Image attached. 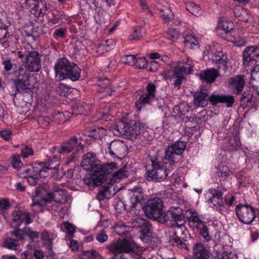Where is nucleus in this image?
I'll use <instances>...</instances> for the list:
<instances>
[{
	"label": "nucleus",
	"mask_w": 259,
	"mask_h": 259,
	"mask_svg": "<svg viewBox=\"0 0 259 259\" xmlns=\"http://www.w3.org/2000/svg\"><path fill=\"white\" fill-rule=\"evenodd\" d=\"M185 148L184 142L178 141L166 148L164 157L155 156L151 158V168L147 169L146 172L148 180L154 182L164 181L170 172L169 169L166 167L167 163L173 166L181 161Z\"/></svg>",
	"instance_id": "obj_1"
},
{
	"label": "nucleus",
	"mask_w": 259,
	"mask_h": 259,
	"mask_svg": "<svg viewBox=\"0 0 259 259\" xmlns=\"http://www.w3.org/2000/svg\"><path fill=\"white\" fill-rule=\"evenodd\" d=\"M54 69L56 77L59 80L68 78L72 81H76L80 77V70L77 65L69 62L66 58L59 59L54 66Z\"/></svg>",
	"instance_id": "obj_2"
},
{
	"label": "nucleus",
	"mask_w": 259,
	"mask_h": 259,
	"mask_svg": "<svg viewBox=\"0 0 259 259\" xmlns=\"http://www.w3.org/2000/svg\"><path fill=\"white\" fill-rule=\"evenodd\" d=\"M193 67V65L188 63H180L176 66L171 67L170 69L165 72V78H174V87L179 90L185 76L192 71Z\"/></svg>",
	"instance_id": "obj_3"
},
{
	"label": "nucleus",
	"mask_w": 259,
	"mask_h": 259,
	"mask_svg": "<svg viewBox=\"0 0 259 259\" xmlns=\"http://www.w3.org/2000/svg\"><path fill=\"white\" fill-rule=\"evenodd\" d=\"M14 78L12 79L18 93L29 95L32 94L29 81L30 74L22 67H15L13 72Z\"/></svg>",
	"instance_id": "obj_4"
},
{
	"label": "nucleus",
	"mask_w": 259,
	"mask_h": 259,
	"mask_svg": "<svg viewBox=\"0 0 259 259\" xmlns=\"http://www.w3.org/2000/svg\"><path fill=\"white\" fill-rule=\"evenodd\" d=\"M120 134L125 136L128 139L135 140L141 137L143 129L142 128L139 122L135 120H130L128 122H122L114 128Z\"/></svg>",
	"instance_id": "obj_5"
},
{
	"label": "nucleus",
	"mask_w": 259,
	"mask_h": 259,
	"mask_svg": "<svg viewBox=\"0 0 259 259\" xmlns=\"http://www.w3.org/2000/svg\"><path fill=\"white\" fill-rule=\"evenodd\" d=\"M133 194L131 197V201L129 204H125L121 201H118L115 206V209L119 212L122 210H128L133 213L136 214L135 211L138 203H140L144 198L143 190L141 187H135L133 188Z\"/></svg>",
	"instance_id": "obj_6"
},
{
	"label": "nucleus",
	"mask_w": 259,
	"mask_h": 259,
	"mask_svg": "<svg viewBox=\"0 0 259 259\" xmlns=\"http://www.w3.org/2000/svg\"><path fill=\"white\" fill-rule=\"evenodd\" d=\"M118 168V164L114 162L101 164L99 162L90 171L92 175L103 183L107 179L111 180V173Z\"/></svg>",
	"instance_id": "obj_7"
},
{
	"label": "nucleus",
	"mask_w": 259,
	"mask_h": 259,
	"mask_svg": "<svg viewBox=\"0 0 259 259\" xmlns=\"http://www.w3.org/2000/svg\"><path fill=\"white\" fill-rule=\"evenodd\" d=\"M107 247L110 252L115 255H117L123 252H134L136 249V244L133 239L130 238L113 241Z\"/></svg>",
	"instance_id": "obj_8"
},
{
	"label": "nucleus",
	"mask_w": 259,
	"mask_h": 259,
	"mask_svg": "<svg viewBox=\"0 0 259 259\" xmlns=\"http://www.w3.org/2000/svg\"><path fill=\"white\" fill-rule=\"evenodd\" d=\"M163 203L162 199L155 197L149 199L143 206L146 215L150 219L156 220L163 212Z\"/></svg>",
	"instance_id": "obj_9"
},
{
	"label": "nucleus",
	"mask_w": 259,
	"mask_h": 259,
	"mask_svg": "<svg viewBox=\"0 0 259 259\" xmlns=\"http://www.w3.org/2000/svg\"><path fill=\"white\" fill-rule=\"evenodd\" d=\"M235 213L239 221L243 224H251L256 218L255 209L249 205L239 204L236 206Z\"/></svg>",
	"instance_id": "obj_10"
},
{
	"label": "nucleus",
	"mask_w": 259,
	"mask_h": 259,
	"mask_svg": "<svg viewBox=\"0 0 259 259\" xmlns=\"http://www.w3.org/2000/svg\"><path fill=\"white\" fill-rule=\"evenodd\" d=\"M82 140V138L81 136L71 137L61 144L58 152L62 154H67L74 149L77 153L82 152L84 146L81 143Z\"/></svg>",
	"instance_id": "obj_11"
},
{
	"label": "nucleus",
	"mask_w": 259,
	"mask_h": 259,
	"mask_svg": "<svg viewBox=\"0 0 259 259\" xmlns=\"http://www.w3.org/2000/svg\"><path fill=\"white\" fill-rule=\"evenodd\" d=\"M41 55L37 51L28 52L25 55V63L27 69L31 72H38L41 67Z\"/></svg>",
	"instance_id": "obj_12"
},
{
	"label": "nucleus",
	"mask_w": 259,
	"mask_h": 259,
	"mask_svg": "<svg viewBox=\"0 0 259 259\" xmlns=\"http://www.w3.org/2000/svg\"><path fill=\"white\" fill-rule=\"evenodd\" d=\"M25 7L35 16H43L48 10L47 6L41 1L25 0Z\"/></svg>",
	"instance_id": "obj_13"
},
{
	"label": "nucleus",
	"mask_w": 259,
	"mask_h": 259,
	"mask_svg": "<svg viewBox=\"0 0 259 259\" xmlns=\"http://www.w3.org/2000/svg\"><path fill=\"white\" fill-rule=\"evenodd\" d=\"M109 152L114 158L122 159L126 154V148L125 144L120 140H115L109 145Z\"/></svg>",
	"instance_id": "obj_14"
},
{
	"label": "nucleus",
	"mask_w": 259,
	"mask_h": 259,
	"mask_svg": "<svg viewBox=\"0 0 259 259\" xmlns=\"http://www.w3.org/2000/svg\"><path fill=\"white\" fill-rule=\"evenodd\" d=\"M243 64L245 66H249L259 57V48L257 46H251L247 47L243 52Z\"/></svg>",
	"instance_id": "obj_15"
},
{
	"label": "nucleus",
	"mask_w": 259,
	"mask_h": 259,
	"mask_svg": "<svg viewBox=\"0 0 259 259\" xmlns=\"http://www.w3.org/2000/svg\"><path fill=\"white\" fill-rule=\"evenodd\" d=\"M229 87L237 95L240 94L245 85L243 75H236L228 79Z\"/></svg>",
	"instance_id": "obj_16"
},
{
	"label": "nucleus",
	"mask_w": 259,
	"mask_h": 259,
	"mask_svg": "<svg viewBox=\"0 0 259 259\" xmlns=\"http://www.w3.org/2000/svg\"><path fill=\"white\" fill-rule=\"evenodd\" d=\"M209 93L207 89H200L194 94V104L197 107H204L208 103Z\"/></svg>",
	"instance_id": "obj_17"
},
{
	"label": "nucleus",
	"mask_w": 259,
	"mask_h": 259,
	"mask_svg": "<svg viewBox=\"0 0 259 259\" xmlns=\"http://www.w3.org/2000/svg\"><path fill=\"white\" fill-rule=\"evenodd\" d=\"M99 162L95 153L88 152L83 156L81 165L84 169L90 171Z\"/></svg>",
	"instance_id": "obj_18"
},
{
	"label": "nucleus",
	"mask_w": 259,
	"mask_h": 259,
	"mask_svg": "<svg viewBox=\"0 0 259 259\" xmlns=\"http://www.w3.org/2000/svg\"><path fill=\"white\" fill-rule=\"evenodd\" d=\"M45 163H46V167L48 170L53 169L54 170L52 177L56 180L60 179L62 176L59 174L58 169L60 164L59 158L56 155H53L52 158L50 157Z\"/></svg>",
	"instance_id": "obj_19"
},
{
	"label": "nucleus",
	"mask_w": 259,
	"mask_h": 259,
	"mask_svg": "<svg viewBox=\"0 0 259 259\" xmlns=\"http://www.w3.org/2000/svg\"><path fill=\"white\" fill-rule=\"evenodd\" d=\"M135 227L140 229V232L144 236H150L151 233L152 226L149 221L147 220L138 218L135 220Z\"/></svg>",
	"instance_id": "obj_20"
},
{
	"label": "nucleus",
	"mask_w": 259,
	"mask_h": 259,
	"mask_svg": "<svg viewBox=\"0 0 259 259\" xmlns=\"http://www.w3.org/2000/svg\"><path fill=\"white\" fill-rule=\"evenodd\" d=\"M12 221L16 223L24 222L26 225L30 224L32 221L29 212L19 209L15 210L12 213Z\"/></svg>",
	"instance_id": "obj_21"
},
{
	"label": "nucleus",
	"mask_w": 259,
	"mask_h": 259,
	"mask_svg": "<svg viewBox=\"0 0 259 259\" xmlns=\"http://www.w3.org/2000/svg\"><path fill=\"white\" fill-rule=\"evenodd\" d=\"M219 75L218 71L214 68L201 71L199 74L200 79L207 83L213 82Z\"/></svg>",
	"instance_id": "obj_22"
},
{
	"label": "nucleus",
	"mask_w": 259,
	"mask_h": 259,
	"mask_svg": "<svg viewBox=\"0 0 259 259\" xmlns=\"http://www.w3.org/2000/svg\"><path fill=\"white\" fill-rule=\"evenodd\" d=\"M115 189L112 185L103 186L100 189L96 198L100 201L105 199H109L115 194Z\"/></svg>",
	"instance_id": "obj_23"
},
{
	"label": "nucleus",
	"mask_w": 259,
	"mask_h": 259,
	"mask_svg": "<svg viewBox=\"0 0 259 259\" xmlns=\"http://www.w3.org/2000/svg\"><path fill=\"white\" fill-rule=\"evenodd\" d=\"M56 235L44 230L41 234V239L43 241L44 245L49 249V255L52 256L54 253L52 251V241L56 237Z\"/></svg>",
	"instance_id": "obj_24"
},
{
	"label": "nucleus",
	"mask_w": 259,
	"mask_h": 259,
	"mask_svg": "<svg viewBox=\"0 0 259 259\" xmlns=\"http://www.w3.org/2000/svg\"><path fill=\"white\" fill-rule=\"evenodd\" d=\"M193 249L195 259H209L208 251L201 243L195 244Z\"/></svg>",
	"instance_id": "obj_25"
},
{
	"label": "nucleus",
	"mask_w": 259,
	"mask_h": 259,
	"mask_svg": "<svg viewBox=\"0 0 259 259\" xmlns=\"http://www.w3.org/2000/svg\"><path fill=\"white\" fill-rule=\"evenodd\" d=\"M188 120H186V125L185 127V133L189 136H191L193 134L194 132L197 131L199 128V125L197 122V118H188Z\"/></svg>",
	"instance_id": "obj_26"
},
{
	"label": "nucleus",
	"mask_w": 259,
	"mask_h": 259,
	"mask_svg": "<svg viewBox=\"0 0 259 259\" xmlns=\"http://www.w3.org/2000/svg\"><path fill=\"white\" fill-rule=\"evenodd\" d=\"M97 85L101 87V89L99 90L98 91L101 93H104L106 96L111 95L112 92L114 91L111 87H109L110 82L109 79L107 78H100L98 79Z\"/></svg>",
	"instance_id": "obj_27"
},
{
	"label": "nucleus",
	"mask_w": 259,
	"mask_h": 259,
	"mask_svg": "<svg viewBox=\"0 0 259 259\" xmlns=\"http://www.w3.org/2000/svg\"><path fill=\"white\" fill-rule=\"evenodd\" d=\"M212 196L208 199V201L212 203L214 206H222L224 202L222 199L223 193L218 190H211Z\"/></svg>",
	"instance_id": "obj_28"
},
{
	"label": "nucleus",
	"mask_w": 259,
	"mask_h": 259,
	"mask_svg": "<svg viewBox=\"0 0 259 259\" xmlns=\"http://www.w3.org/2000/svg\"><path fill=\"white\" fill-rule=\"evenodd\" d=\"M130 167L127 164H125L118 170L111 173V179L113 178L115 181L118 180L127 178L128 175Z\"/></svg>",
	"instance_id": "obj_29"
},
{
	"label": "nucleus",
	"mask_w": 259,
	"mask_h": 259,
	"mask_svg": "<svg viewBox=\"0 0 259 259\" xmlns=\"http://www.w3.org/2000/svg\"><path fill=\"white\" fill-rule=\"evenodd\" d=\"M156 97L145 93L141 95L136 103V106L138 111L141 110L142 107L147 104H151Z\"/></svg>",
	"instance_id": "obj_30"
},
{
	"label": "nucleus",
	"mask_w": 259,
	"mask_h": 259,
	"mask_svg": "<svg viewBox=\"0 0 259 259\" xmlns=\"http://www.w3.org/2000/svg\"><path fill=\"white\" fill-rule=\"evenodd\" d=\"M55 193L48 191L44 196L40 198V200H38L35 202L34 199H33V203L31 206H34L36 205H39L41 206H47V203L51 202L53 200H55Z\"/></svg>",
	"instance_id": "obj_31"
},
{
	"label": "nucleus",
	"mask_w": 259,
	"mask_h": 259,
	"mask_svg": "<svg viewBox=\"0 0 259 259\" xmlns=\"http://www.w3.org/2000/svg\"><path fill=\"white\" fill-rule=\"evenodd\" d=\"M185 222L181 223V222L176 223H171V225L175 226V231L174 234L175 237L179 238L183 237V236L188 233V231L185 226Z\"/></svg>",
	"instance_id": "obj_32"
},
{
	"label": "nucleus",
	"mask_w": 259,
	"mask_h": 259,
	"mask_svg": "<svg viewBox=\"0 0 259 259\" xmlns=\"http://www.w3.org/2000/svg\"><path fill=\"white\" fill-rule=\"evenodd\" d=\"M89 136L95 139H100L106 135V130L102 127H93L89 131Z\"/></svg>",
	"instance_id": "obj_33"
},
{
	"label": "nucleus",
	"mask_w": 259,
	"mask_h": 259,
	"mask_svg": "<svg viewBox=\"0 0 259 259\" xmlns=\"http://www.w3.org/2000/svg\"><path fill=\"white\" fill-rule=\"evenodd\" d=\"M170 211L174 219V223L181 222V223L186 222L184 219L183 210L180 207H174L170 209Z\"/></svg>",
	"instance_id": "obj_34"
},
{
	"label": "nucleus",
	"mask_w": 259,
	"mask_h": 259,
	"mask_svg": "<svg viewBox=\"0 0 259 259\" xmlns=\"http://www.w3.org/2000/svg\"><path fill=\"white\" fill-rule=\"evenodd\" d=\"M232 26L233 23L231 22L223 21L219 24L218 29L223 30L225 34L230 37L235 32Z\"/></svg>",
	"instance_id": "obj_35"
},
{
	"label": "nucleus",
	"mask_w": 259,
	"mask_h": 259,
	"mask_svg": "<svg viewBox=\"0 0 259 259\" xmlns=\"http://www.w3.org/2000/svg\"><path fill=\"white\" fill-rule=\"evenodd\" d=\"M253 93L250 90H246L243 92L240 99L242 106L247 107L252 105Z\"/></svg>",
	"instance_id": "obj_36"
},
{
	"label": "nucleus",
	"mask_w": 259,
	"mask_h": 259,
	"mask_svg": "<svg viewBox=\"0 0 259 259\" xmlns=\"http://www.w3.org/2000/svg\"><path fill=\"white\" fill-rule=\"evenodd\" d=\"M186 10L195 16H198L202 14L203 10L195 4L189 2L186 4Z\"/></svg>",
	"instance_id": "obj_37"
},
{
	"label": "nucleus",
	"mask_w": 259,
	"mask_h": 259,
	"mask_svg": "<svg viewBox=\"0 0 259 259\" xmlns=\"http://www.w3.org/2000/svg\"><path fill=\"white\" fill-rule=\"evenodd\" d=\"M55 201L62 204L66 203L69 198V195L66 190L63 189L58 193H55Z\"/></svg>",
	"instance_id": "obj_38"
},
{
	"label": "nucleus",
	"mask_w": 259,
	"mask_h": 259,
	"mask_svg": "<svg viewBox=\"0 0 259 259\" xmlns=\"http://www.w3.org/2000/svg\"><path fill=\"white\" fill-rule=\"evenodd\" d=\"M113 229L115 232L120 236H127L128 234L129 227L122 222H118L115 224Z\"/></svg>",
	"instance_id": "obj_39"
},
{
	"label": "nucleus",
	"mask_w": 259,
	"mask_h": 259,
	"mask_svg": "<svg viewBox=\"0 0 259 259\" xmlns=\"http://www.w3.org/2000/svg\"><path fill=\"white\" fill-rule=\"evenodd\" d=\"M61 229L67 234L69 238L73 237L75 231L74 226L67 222H64L61 225Z\"/></svg>",
	"instance_id": "obj_40"
},
{
	"label": "nucleus",
	"mask_w": 259,
	"mask_h": 259,
	"mask_svg": "<svg viewBox=\"0 0 259 259\" xmlns=\"http://www.w3.org/2000/svg\"><path fill=\"white\" fill-rule=\"evenodd\" d=\"M184 43L186 47L190 49H194L195 47H199L198 41L192 35H187L185 37Z\"/></svg>",
	"instance_id": "obj_41"
},
{
	"label": "nucleus",
	"mask_w": 259,
	"mask_h": 259,
	"mask_svg": "<svg viewBox=\"0 0 259 259\" xmlns=\"http://www.w3.org/2000/svg\"><path fill=\"white\" fill-rule=\"evenodd\" d=\"M196 213H193L191 217L189 218V222L192 227L198 229L205 223L201 221L199 217L196 214Z\"/></svg>",
	"instance_id": "obj_42"
},
{
	"label": "nucleus",
	"mask_w": 259,
	"mask_h": 259,
	"mask_svg": "<svg viewBox=\"0 0 259 259\" xmlns=\"http://www.w3.org/2000/svg\"><path fill=\"white\" fill-rule=\"evenodd\" d=\"M48 185L47 183H44L42 185H39L35 190L34 197L41 198L46 194L48 192Z\"/></svg>",
	"instance_id": "obj_43"
},
{
	"label": "nucleus",
	"mask_w": 259,
	"mask_h": 259,
	"mask_svg": "<svg viewBox=\"0 0 259 259\" xmlns=\"http://www.w3.org/2000/svg\"><path fill=\"white\" fill-rule=\"evenodd\" d=\"M45 166L44 162H36L32 164L30 176L38 177V174L41 171V169Z\"/></svg>",
	"instance_id": "obj_44"
},
{
	"label": "nucleus",
	"mask_w": 259,
	"mask_h": 259,
	"mask_svg": "<svg viewBox=\"0 0 259 259\" xmlns=\"http://www.w3.org/2000/svg\"><path fill=\"white\" fill-rule=\"evenodd\" d=\"M161 17L166 23H168L174 18V14L169 8H165V9H161Z\"/></svg>",
	"instance_id": "obj_45"
},
{
	"label": "nucleus",
	"mask_w": 259,
	"mask_h": 259,
	"mask_svg": "<svg viewBox=\"0 0 259 259\" xmlns=\"http://www.w3.org/2000/svg\"><path fill=\"white\" fill-rule=\"evenodd\" d=\"M19 245L17 240L12 238H6L4 242V246L9 249L17 250Z\"/></svg>",
	"instance_id": "obj_46"
},
{
	"label": "nucleus",
	"mask_w": 259,
	"mask_h": 259,
	"mask_svg": "<svg viewBox=\"0 0 259 259\" xmlns=\"http://www.w3.org/2000/svg\"><path fill=\"white\" fill-rule=\"evenodd\" d=\"M228 144L230 150L234 151L240 146L241 142L238 137L234 136L230 139Z\"/></svg>",
	"instance_id": "obj_47"
},
{
	"label": "nucleus",
	"mask_w": 259,
	"mask_h": 259,
	"mask_svg": "<svg viewBox=\"0 0 259 259\" xmlns=\"http://www.w3.org/2000/svg\"><path fill=\"white\" fill-rule=\"evenodd\" d=\"M235 103L234 96L231 95L222 94V102L226 104L227 107H232Z\"/></svg>",
	"instance_id": "obj_48"
},
{
	"label": "nucleus",
	"mask_w": 259,
	"mask_h": 259,
	"mask_svg": "<svg viewBox=\"0 0 259 259\" xmlns=\"http://www.w3.org/2000/svg\"><path fill=\"white\" fill-rule=\"evenodd\" d=\"M83 182L87 185L92 186H98L101 185L102 183L98 180L95 176H93L90 177H87L83 179Z\"/></svg>",
	"instance_id": "obj_49"
},
{
	"label": "nucleus",
	"mask_w": 259,
	"mask_h": 259,
	"mask_svg": "<svg viewBox=\"0 0 259 259\" xmlns=\"http://www.w3.org/2000/svg\"><path fill=\"white\" fill-rule=\"evenodd\" d=\"M159 222L161 223H164L168 221H170L172 223H174V219L171 215V213L170 210L164 212L163 211L162 212L161 215L159 217V218H157V219Z\"/></svg>",
	"instance_id": "obj_50"
},
{
	"label": "nucleus",
	"mask_w": 259,
	"mask_h": 259,
	"mask_svg": "<svg viewBox=\"0 0 259 259\" xmlns=\"http://www.w3.org/2000/svg\"><path fill=\"white\" fill-rule=\"evenodd\" d=\"M174 243L180 248H184L187 250H189L188 244L186 243V240L183 239V237L179 238L178 237H174Z\"/></svg>",
	"instance_id": "obj_51"
},
{
	"label": "nucleus",
	"mask_w": 259,
	"mask_h": 259,
	"mask_svg": "<svg viewBox=\"0 0 259 259\" xmlns=\"http://www.w3.org/2000/svg\"><path fill=\"white\" fill-rule=\"evenodd\" d=\"M23 232L24 234L26 235L31 240L37 239L39 237V233L38 232L32 230L31 228L28 227H24L23 228Z\"/></svg>",
	"instance_id": "obj_52"
},
{
	"label": "nucleus",
	"mask_w": 259,
	"mask_h": 259,
	"mask_svg": "<svg viewBox=\"0 0 259 259\" xmlns=\"http://www.w3.org/2000/svg\"><path fill=\"white\" fill-rule=\"evenodd\" d=\"M136 67L138 69H143L147 67L148 61L145 57H137L135 60Z\"/></svg>",
	"instance_id": "obj_53"
},
{
	"label": "nucleus",
	"mask_w": 259,
	"mask_h": 259,
	"mask_svg": "<svg viewBox=\"0 0 259 259\" xmlns=\"http://www.w3.org/2000/svg\"><path fill=\"white\" fill-rule=\"evenodd\" d=\"M217 247L218 246H215L214 252L213 253L214 257L217 259H229V254L223 249L221 250H218V249H216Z\"/></svg>",
	"instance_id": "obj_54"
},
{
	"label": "nucleus",
	"mask_w": 259,
	"mask_h": 259,
	"mask_svg": "<svg viewBox=\"0 0 259 259\" xmlns=\"http://www.w3.org/2000/svg\"><path fill=\"white\" fill-rule=\"evenodd\" d=\"M197 229L199 230L200 234L205 240L209 241L211 239V236L208 233V229L205 223L202 225V227Z\"/></svg>",
	"instance_id": "obj_55"
},
{
	"label": "nucleus",
	"mask_w": 259,
	"mask_h": 259,
	"mask_svg": "<svg viewBox=\"0 0 259 259\" xmlns=\"http://www.w3.org/2000/svg\"><path fill=\"white\" fill-rule=\"evenodd\" d=\"M222 98V94H212L211 95L209 96V97L208 98V100L212 105L215 106L219 103H221Z\"/></svg>",
	"instance_id": "obj_56"
},
{
	"label": "nucleus",
	"mask_w": 259,
	"mask_h": 259,
	"mask_svg": "<svg viewBox=\"0 0 259 259\" xmlns=\"http://www.w3.org/2000/svg\"><path fill=\"white\" fill-rule=\"evenodd\" d=\"M136 56L132 55H128L123 56L121 58V62L124 64H127L131 66L135 65V60Z\"/></svg>",
	"instance_id": "obj_57"
},
{
	"label": "nucleus",
	"mask_w": 259,
	"mask_h": 259,
	"mask_svg": "<svg viewBox=\"0 0 259 259\" xmlns=\"http://www.w3.org/2000/svg\"><path fill=\"white\" fill-rule=\"evenodd\" d=\"M69 90L68 87L63 83L58 84L56 91L59 95L62 96H66Z\"/></svg>",
	"instance_id": "obj_58"
},
{
	"label": "nucleus",
	"mask_w": 259,
	"mask_h": 259,
	"mask_svg": "<svg viewBox=\"0 0 259 259\" xmlns=\"http://www.w3.org/2000/svg\"><path fill=\"white\" fill-rule=\"evenodd\" d=\"M108 236L107 232L103 229L98 232L96 236V240L100 243H104L107 240Z\"/></svg>",
	"instance_id": "obj_59"
},
{
	"label": "nucleus",
	"mask_w": 259,
	"mask_h": 259,
	"mask_svg": "<svg viewBox=\"0 0 259 259\" xmlns=\"http://www.w3.org/2000/svg\"><path fill=\"white\" fill-rule=\"evenodd\" d=\"M11 164L16 169H18L23 165V163L21 161L19 155H15L12 156Z\"/></svg>",
	"instance_id": "obj_60"
},
{
	"label": "nucleus",
	"mask_w": 259,
	"mask_h": 259,
	"mask_svg": "<svg viewBox=\"0 0 259 259\" xmlns=\"http://www.w3.org/2000/svg\"><path fill=\"white\" fill-rule=\"evenodd\" d=\"M11 234L14 236L16 237V240L18 242L20 240L24 239V232L23 229L22 230L19 228H15L14 230L11 231Z\"/></svg>",
	"instance_id": "obj_61"
},
{
	"label": "nucleus",
	"mask_w": 259,
	"mask_h": 259,
	"mask_svg": "<svg viewBox=\"0 0 259 259\" xmlns=\"http://www.w3.org/2000/svg\"><path fill=\"white\" fill-rule=\"evenodd\" d=\"M26 252L28 253L29 256H31L30 259H44L45 258V253L41 249L35 250L32 254H29L28 251ZM29 258V256L28 257V258Z\"/></svg>",
	"instance_id": "obj_62"
},
{
	"label": "nucleus",
	"mask_w": 259,
	"mask_h": 259,
	"mask_svg": "<svg viewBox=\"0 0 259 259\" xmlns=\"http://www.w3.org/2000/svg\"><path fill=\"white\" fill-rule=\"evenodd\" d=\"M143 36L141 33V28L140 27L135 28L133 34L131 36V39L134 40H138Z\"/></svg>",
	"instance_id": "obj_63"
},
{
	"label": "nucleus",
	"mask_w": 259,
	"mask_h": 259,
	"mask_svg": "<svg viewBox=\"0 0 259 259\" xmlns=\"http://www.w3.org/2000/svg\"><path fill=\"white\" fill-rule=\"evenodd\" d=\"M37 122L42 127L46 128L49 125L50 119L48 117L40 116L38 118Z\"/></svg>",
	"instance_id": "obj_64"
}]
</instances>
